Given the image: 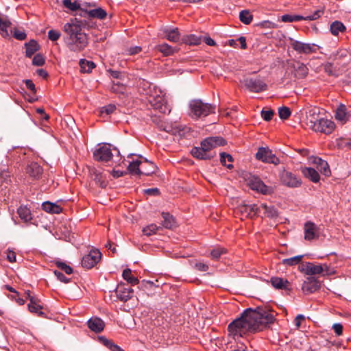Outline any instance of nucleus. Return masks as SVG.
I'll return each mask as SVG.
<instances>
[{
	"label": "nucleus",
	"instance_id": "6ab92c4d",
	"mask_svg": "<svg viewBox=\"0 0 351 351\" xmlns=\"http://www.w3.org/2000/svg\"><path fill=\"white\" fill-rule=\"evenodd\" d=\"M117 297L123 302L130 300L133 293V289L131 288H125L123 285H119L115 290Z\"/></svg>",
	"mask_w": 351,
	"mask_h": 351
},
{
	"label": "nucleus",
	"instance_id": "f3484780",
	"mask_svg": "<svg viewBox=\"0 0 351 351\" xmlns=\"http://www.w3.org/2000/svg\"><path fill=\"white\" fill-rule=\"evenodd\" d=\"M299 269L306 275L319 274L323 271L321 265H315L309 262L299 265Z\"/></svg>",
	"mask_w": 351,
	"mask_h": 351
},
{
	"label": "nucleus",
	"instance_id": "0e129e2a",
	"mask_svg": "<svg viewBox=\"0 0 351 351\" xmlns=\"http://www.w3.org/2000/svg\"><path fill=\"white\" fill-rule=\"evenodd\" d=\"M194 268L200 271H206L208 269V265L201 262L196 263Z\"/></svg>",
	"mask_w": 351,
	"mask_h": 351
},
{
	"label": "nucleus",
	"instance_id": "72a5a7b5",
	"mask_svg": "<svg viewBox=\"0 0 351 351\" xmlns=\"http://www.w3.org/2000/svg\"><path fill=\"white\" fill-rule=\"evenodd\" d=\"M17 213L19 214V217L25 222H28L32 220V215L30 212V210L27 206H21L18 210Z\"/></svg>",
	"mask_w": 351,
	"mask_h": 351
},
{
	"label": "nucleus",
	"instance_id": "c85d7f7f",
	"mask_svg": "<svg viewBox=\"0 0 351 351\" xmlns=\"http://www.w3.org/2000/svg\"><path fill=\"white\" fill-rule=\"evenodd\" d=\"M303 175L313 182H317L319 180L318 172L311 167H304L302 169Z\"/></svg>",
	"mask_w": 351,
	"mask_h": 351
},
{
	"label": "nucleus",
	"instance_id": "4468645a",
	"mask_svg": "<svg viewBox=\"0 0 351 351\" xmlns=\"http://www.w3.org/2000/svg\"><path fill=\"white\" fill-rule=\"evenodd\" d=\"M93 157L95 160L108 162L111 160L112 154L111 149L109 147L106 146H102L94 152Z\"/></svg>",
	"mask_w": 351,
	"mask_h": 351
},
{
	"label": "nucleus",
	"instance_id": "58836bf2",
	"mask_svg": "<svg viewBox=\"0 0 351 351\" xmlns=\"http://www.w3.org/2000/svg\"><path fill=\"white\" fill-rule=\"evenodd\" d=\"M132 271L130 269H125L123 270L122 276L125 280L132 285H137L139 282L138 278L132 275Z\"/></svg>",
	"mask_w": 351,
	"mask_h": 351
},
{
	"label": "nucleus",
	"instance_id": "7c9ffc66",
	"mask_svg": "<svg viewBox=\"0 0 351 351\" xmlns=\"http://www.w3.org/2000/svg\"><path fill=\"white\" fill-rule=\"evenodd\" d=\"M163 221L162 225L167 229H172L176 226L175 219L168 213H162Z\"/></svg>",
	"mask_w": 351,
	"mask_h": 351
},
{
	"label": "nucleus",
	"instance_id": "ea45409f",
	"mask_svg": "<svg viewBox=\"0 0 351 351\" xmlns=\"http://www.w3.org/2000/svg\"><path fill=\"white\" fill-rule=\"evenodd\" d=\"M87 14L90 17L97 18L99 19H104L107 16L106 12L101 8L91 10L88 11Z\"/></svg>",
	"mask_w": 351,
	"mask_h": 351
},
{
	"label": "nucleus",
	"instance_id": "2eb2a0df",
	"mask_svg": "<svg viewBox=\"0 0 351 351\" xmlns=\"http://www.w3.org/2000/svg\"><path fill=\"white\" fill-rule=\"evenodd\" d=\"M319 118V109L317 108H309L306 112V124L311 129L318 122Z\"/></svg>",
	"mask_w": 351,
	"mask_h": 351
},
{
	"label": "nucleus",
	"instance_id": "603ef678",
	"mask_svg": "<svg viewBox=\"0 0 351 351\" xmlns=\"http://www.w3.org/2000/svg\"><path fill=\"white\" fill-rule=\"evenodd\" d=\"M184 41L189 44V45H198L200 43V38L196 36L195 35H190L187 36L184 39Z\"/></svg>",
	"mask_w": 351,
	"mask_h": 351
},
{
	"label": "nucleus",
	"instance_id": "b1692460",
	"mask_svg": "<svg viewBox=\"0 0 351 351\" xmlns=\"http://www.w3.org/2000/svg\"><path fill=\"white\" fill-rule=\"evenodd\" d=\"M293 68L295 71V75L297 78L302 79L308 74V69L302 62H296L293 63Z\"/></svg>",
	"mask_w": 351,
	"mask_h": 351
},
{
	"label": "nucleus",
	"instance_id": "774afa93",
	"mask_svg": "<svg viewBox=\"0 0 351 351\" xmlns=\"http://www.w3.org/2000/svg\"><path fill=\"white\" fill-rule=\"evenodd\" d=\"M24 82L26 85L27 88L30 90L32 92V93H36V90L35 88V85L31 80H25Z\"/></svg>",
	"mask_w": 351,
	"mask_h": 351
},
{
	"label": "nucleus",
	"instance_id": "4d7b16f0",
	"mask_svg": "<svg viewBox=\"0 0 351 351\" xmlns=\"http://www.w3.org/2000/svg\"><path fill=\"white\" fill-rule=\"evenodd\" d=\"M274 114V112L272 110L261 111V116L263 119L266 121H270L272 119Z\"/></svg>",
	"mask_w": 351,
	"mask_h": 351
},
{
	"label": "nucleus",
	"instance_id": "13d9d810",
	"mask_svg": "<svg viewBox=\"0 0 351 351\" xmlns=\"http://www.w3.org/2000/svg\"><path fill=\"white\" fill-rule=\"evenodd\" d=\"M111 88L113 92L120 93H123L125 90V86L119 82H117V83L114 82Z\"/></svg>",
	"mask_w": 351,
	"mask_h": 351
},
{
	"label": "nucleus",
	"instance_id": "412c9836",
	"mask_svg": "<svg viewBox=\"0 0 351 351\" xmlns=\"http://www.w3.org/2000/svg\"><path fill=\"white\" fill-rule=\"evenodd\" d=\"M319 288V282L314 278H308L302 287L303 291L306 293H311Z\"/></svg>",
	"mask_w": 351,
	"mask_h": 351
},
{
	"label": "nucleus",
	"instance_id": "bb28decb",
	"mask_svg": "<svg viewBox=\"0 0 351 351\" xmlns=\"http://www.w3.org/2000/svg\"><path fill=\"white\" fill-rule=\"evenodd\" d=\"M271 285L277 289H289L290 282L284 278L273 277L271 278Z\"/></svg>",
	"mask_w": 351,
	"mask_h": 351
},
{
	"label": "nucleus",
	"instance_id": "6e6d98bb",
	"mask_svg": "<svg viewBox=\"0 0 351 351\" xmlns=\"http://www.w3.org/2000/svg\"><path fill=\"white\" fill-rule=\"evenodd\" d=\"M61 36V34L60 32L54 29H51L48 32V38L51 41H56L58 40Z\"/></svg>",
	"mask_w": 351,
	"mask_h": 351
},
{
	"label": "nucleus",
	"instance_id": "c9c22d12",
	"mask_svg": "<svg viewBox=\"0 0 351 351\" xmlns=\"http://www.w3.org/2000/svg\"><path fill=\"white\" fill-rule=\"evenodd\" d=\"M314 163L317 165V167L322 173L325 176L330 174V171L326 161L321 159L320 158H315L314 159Z\"/></svg>",
	"mask_w": 351,
	"mask_h": 351
},
{
	"label": "nucleus",
	"instance_id": "f03ea898",
	"mask_svg": "<svg viewBox=\"0 0 351 351\" xmlns=\"http://www.w3.org/2000/svg\"><path fill=\"white\" fill-rule=\"evenodd\" d=\"M86 26V21L76 18L64 24L63 40L71 51L80 53L87 47L89 42L88 35L84 32Z\"/></svg>",
	"mask_w": 351,
	"mask_h": 351
},
{
	"label": "nucleus",
	"instance_id": "1a4fd4ad",
	"mask_svg": "<svg viewBox=\"0 0 351 351\" xmlns=\"http://www.w3.org/2000/svg\"><path fill=\"white\" fill-rule=\"evenodd\" d=\"M101 254L98 250H92L82 259V265L86 269L93 268L101 259Z\"/></svg>",
	"mask_w": 351,
	"mask_h": 351
},
{
	"label": "nucleus",
	"instance_id": "338daca9",
	"mask_svg": "<svg viewBox=\"0 0 351 351\" xmlns=\"http://www.w3.org/2000/svg\"><path fill=\"white\" fill-rule=\"evenodd\" d=\"M335 66V64L334 62H329L327 63L324 66L325 71L328 73L330 75H335V72L333 71V66Z\"/></svg>",
	"mask_w": 351,
	"mask_h": 351
},
{
	"label": "nucleus",
	"instance_id": "49530a36",
	"mask_svg": "<svg viewBox=\"0 0 351 351\" xmlns=\"http://www.w3.org/2000/svg\"><path fill=\"white\" fill-rule=\"evenodd\" d=\"M226 253V250L223 247H217L210 251V256L213 260H218L221 255Z\"/></svg>",
	"mask_w": 351,
	"mask_h": 351
},
{
	"label": "nucleus",
	"instance_id": "9d476101",
	"mask_svg": "<svg viewBox=\"0 0 351 351\" xmlns=\"http://www.w3.org/2000/svg\"><path fill=\"white\" fill-rule=\"evenodd\" d=\"M291 47L298 53L309 54L317 51L315 44L304 43L298 40H291Z\"/></svg>",
	"mask_w": 351,
	"mask_h": 351
},
{
	"label": "nucleus",
	"instance_id": "5fc2aeb1",
	"mask_svg": "<svg viewBox=\"0 0 351 351\" xmlns=\"http://www.w3.org/2000/svg\"><path fill=\"white\" fill-rule=\"evenodd\" d=\"M56 265L59 269L64 271L66 274H71L73 273V269L64 263L57 262Z\"/></svg>",
	"mask_w": 351,
	"mask_h": 351
},
{
	"label": "nucleus",
	"instance_id": "79ce46f5",
	"mask_svg": "<svg viewBox=\"0 0 351 351\" xmlns=\"http://www.w3.org/2000/svg\"><path fill=\"white\" fill-rule=\"evenodd\" d=\"M239 19L243 23L249 25L252 21L253 16L249 10H243L239 13Z\"/></svg>",
	"mask_w": 351,
	"mask_h": 351
},
{
	"label": "nucleus",
	"instance_id": "09e8293b",
	"mask_svg": "<svg viewBox=\"0 0 351 351\" xmlns=\"http://www.w3.org/2000/svg\"><path fill=\"white\" fill-rule=\"evenodd\" d=\"M237 213H239L243 217L250 218V210H249L248 204H242L237 207Z\"/></svg>",
	"mask_w": 351,
	"mask_h": 351
},
{
	"label": "nucleus",
	"instance_id": "5701e85b",
	"mask_svg": "<svg viewBox=\"0 0 351 351\" xmlns=\"http://www.w3.org/2000/svg\"><path fill=\"white\" fill-rule=\"evenodd\" d=\"M162 32L165 34V38L168 40L173 43H178L180 40V34L178 28H168L164 27Z\"/></svg>",
	"mask_w": 351,
	"mask_h": 351
},
{
	"label": "nucleus",
	"instance_id": "7ed1b4c3",
	"mask_svg": "<svg viewBox=\"0 0 351 351\" xmlns=\"http://www.w3.org/2000/svg\"><path fill=\"white\" fill-rule=\"evenodd\" d=\"M224 144L225 140L221 137H208L201 142L200 147H193L191 153L197 159L210 160L215 156V154L212 153L211 150L217 146L223 145Z\"/></svg>",
	"mask_w": 351,
	"mask_h": 351
},
{
	"label": "nucleus",
	"instance_id": "c03bdc74",
	"mask_svg": "<svg viewBox=\"0 0 351 351\" xmlns=\"http://www.w3.org/2000/svg\"><path fill=\"white\" fill-rule=\"evenodd\" d=\"M303 257V255H298L289 258H285L282 261V263L289 266L296 265L302 261Z\"/></svg>",
	"mask_w": 351,
	"mask_h": 351
},
{
	"label": "nucleus",
	"instance_id": "423d86ee",
	"mask_svg": "<svg viewBox=\"0 0 351 351\" xmlns=\"http://www.w3.org/2000/svg\"><path fill=\"white\" fill-rule=\"evenodd\" d=\"M244 86L253 93H260L267 90V85L261 77H246L243 80Z\"/></svg>",
	"mask_w": 351,
	"mask_h": 351
},
{
	"label": "nucleus",
	"instance_id": "dca6fc26",
	"mask_svg": "<svg viewBox=\"0 0 351 351\" xmlns=\"http://www.w3.org/2000/svg\"><path fill=\"white\" fill-rule=\"evenodd\" d=\"M350 53L346 49H340L334 56L335 66H346L350 62Z\"/></svg>",
	"mask_w": 351,
	"mask_h": 351
},
{
	"label": "nucleus",
	"instance_id": "f257e3e1",
	"mask_svg": "<svg viewBox=\"0 0 351 351\" xmlns=\"http://www.w3.org/2000/svg\"><path fill=\"white\" fill-rule=\"evenodd\" d=\"M275 320L274 315L267 309L258 307L254 310L250 308L228 325V330L234 337H241L247 332L254 333L269 328Z\"/></svg>",
	"mask_w": 351,
	"mask_h": 351
},
{
	"label": "nucleus",
	"instance_id": "e2e57ef3",
	"mask_svg": "<svg viewBox=\"0 0 351 351\" xmlns=\"http://www.w3.org/2000/svg\"><path fill=\"white\" fill-rule=\"evenodd\" d=\"M249 210H250V218L256 216L260 211L261 208H258L256 204H248Z\"/></svg>",
	"mask_w": 351,
	"mask_h": 351
},
{
	"label": "nucleus",
	"instance_id": "de8ad7c7",
	"mask_svg": "<svg viewBox=\"0 0 351 351\" xmlns=\"http://www.w3.org/2000/svg\"><path fill=\"white\" fill-rule=\"evenodd\" d=\"M226 160H228L229 162H232L233 160L232 156L230 155L229 154H226L225 152H221L220 154V162H221V163L223 165L226 166L227 168L232 169L233 167V165L232 164L226 165Z\"/></svg>",
	"mask_w": 351,
	"mask_h": 351
},
{
	"label": "nucleus",
	"instance_id": "e433bc0d",
	"mask_svg": "<svg viewBox=\"0 0 351 351\" xmlns=\"http://www.w3.org/2000/svg\"><path fill=\"white\" fill-rule=\"evenodd\" d=\"M11 22L6 18L0 17V34L3 37L9 36L8 28L10 27Z\"/></svg>",
	"mask_w": 351,
	"mask_h": 351
},
{
	"label": "nucleus",
	"instance_id": "393cba45",
	"mask_svg": "<svg viewBox=\"0 0 351 351\" xmlns=\"http://www.w3.org/2000/svg\"><path fill=\"white\" fill-rule=\"evenodd\" d=\"M27 173L35 179L40 178L43 173V168L36 162H32L27 167Z\"/></svg>",
	"mask_w": 351,
	"mask_h": 351
},
{
	"label": "nucleus",
	"instance_id": "3c124183",
	"mask_svg": "<svg viewBox=\"0 0 351 351\" xmlns=\"http://www.w3.org/2000/svg\"><path fill=\"white\" fill-rule=\"evenodd\" d=\"M62 4L65 8L72 11H75L80 8V5L76 1L73 2L71 0H63Z\"/></svg>",
	"mask_w": 351,
	"mask_h": 351
},
{
	"label": "nucleus",
	"instance_id": "ddd939ff",
	"mask_svg": "<svg viewBox=\"0 0 351 351\" xmlns=\"http://www.w3.org/2000/svg\"><path fill=\"white\" fill-rule=\"evenodd\" d=\"M248 184L252 190L259 191L263 194H267L270 192V189L257 176H251L249 178Z\"/></svg>",
	"mask_w": 351,
	"mask_h": 351
},
{
	"label": "nucleus",
	"instance_id": "37998d69",
	"mask_svg": "<svg viewBox=\"0 0 351 351\" xmlns=\"http://www.w3.org/2000/svg\"><path fill=\"white\" fill-rule=\"evenodd\" d=\"M156 49L165 56L172 55L176 51L175 49L167 43L157 45Z\"/></svg>",
	"mask_w": 351,
	"mask_h": 351
},
{
	"label": "nucleus",
	"instance_id": "a878e982",
	"mask_svg": "<svg viewBox=\"0 0 351 351\" xmlns=\"http://www.w3.org/2000/svg\"><path fill=\"white\" fill-rule=\"evenodd\" d=\"M91 178L101 188H105L107 186L108 182L106 181V176L97 169H93L90 172Z\"/></svg>",
	"mask_w": 351,
	"mask_h": 351
},
{
	"label": "nucleus",
	"instance_id": "20e7f679",
	"mask_svg": "<svg viewBox=\"0 0 351 351\" xmlns=\"http://www.w3.org/2000/svg\"><path fill=\"white\" fill-rule=\"evenodd\" d=\"M189 115L193 119H201L215 113V106L203 102L201 99H192L189 104Z\"/></svg>",
	"mask_w": 351,
	"mask_h": 351
},
{
	"label": "nucleus",
	"instance_id": "f8f14e48",
	"mask_svg": "<svg viewBox=\"0 0 351 351\" xmlns=\"http://www.w3.org/2000/svg\"><path fill=\"white\" fill-rule=\"evenodd\" d=\"M280 180L283 184L289 187H298L301 185V180L292 173L284 170L280 173Z\"/></svg>",
	"mask_w": 351,
	"mask_h": 351
},
{
	"label": "nucleus",
	"instance_id": "bf43d9fd",
	"mask_svg": "<svg viewBox=\"0 0 351 351\" xmlns=\"http://www.w3.org/2000/svg\"><path fill=\"white\" fill-rule=\"evenodd\" d=\"M13 36L19 40H24L26 38L27 35L24 32L15 29L13 32Z\"/></svg>",
	"mask_w": 351,
	"mask_h": 351
},
{
	"label": "nucleus",
	"instance_id": "c756f323",
	"mask_svg": "<svg viewBox=\"0 0 351 351\" xmlns=\"http://www.w3.org/2000/svg\"><path fill=\"white\" fill-rule=\"evenodd\" d=\"M335 118L336 119L341 121L342 122H346L348 118V113L347 112L346 106L343 104H340L335 111Z\"/></svg>",
	"mask_w": 351,
	"mask_h": 351
},
{
	"label": "nucleus",
	"instance_id": "39448f33",
	"mask_svg": "<svg viewBox=\"0 0 351 351\" xmlns=\"http://www.w3.org/2000/svg\"><path fill=\"white\" fill-rule=\"evenodd\" d=\"M156 167L153 162L145 160L142 162L141 160H136L130 162L128 165V171L136 175H146L149 176L154 173Z\"/></svg>",
	"mask_w": 351,
	"mask_h": 351
},
{
	"label": "nucleus",
	"instance_id": "4c0bfd02",
	"mask_svg": "<svg viewBox=\"0 0 351 351\" xmlns=\"http://www.w3.org/2000/svg\"><path fill=\"white\" fill-rule=\"evenodd\" d=\"M345 31V25L339 21H335L330 25V32L332 34L335 36H337L340 32H343Z\"/></svg>",
	"mask_w": 351,
	"mask_h": 351
},
{
	"label": "nucleus",
	"instance_id": "f704fd0d",
	"mask_svg": "<svg viewBox=\"0 0 351 351\" xmlns=\"http://www.w3.org/2000/svg\"><path fill=\"white\" fill-rule=\"evenodd\" d=\"M25 46L26 48V56L28 58H31L32 55L39 49V45L34 40H32L29 43H26Z\"/></svg>",
	"mask_w": 351,
	"mask_h": 351
},
{
	"label": "nucleus",
	"instance_id": "680f3d73",
	"mask_svg": "<svg viewBox=\"0 0 351 351\" xmlns=\"http://www.w3.org/2000/svg\"><path fill=\"white\" fill-rule=\"evenodd\" d=\"M53 273L60 281L64 283H68L70 282V279L66 278L62 272L56 270Z\"/></svg>",
	"mask_w": 351,
	"mask_h": 351
},
{
	"label": "nucleus",
	"instance_id": "864d4df0",
	"mask_svg": "<svg viewBox=\"0 0 351 351\" xmlns=\"http://www.w3.org/2000/svg\"><path fill=\"white\" fill-rule=\"evenodd\" d=\"M32 64L35 66H43L45 64L44 57L40 53L36 54L33 58Z\"/></svg>",
	"mask_w": 351,
	"mask_h": 351
},
{
	"label": "nucleus",
	"instance_id": "2f4dec72",
	"mask_svg": "<svg viewBox=\"0 0 351 351\" xmlns=\"http://www.w3.org/2000/svg\"><path fill=\"white\" fill-rule=\"evenodd\" d=\"M261 208L264 210V215L265 217L271 219H276L278 216V210L274 206H267V204H263Z\"/></svg>",
	"mask_w": 351,
	"mask_h": 351
},
{
	"label": "nucleus",
	"instance_id": "cd10ccee",
	"mask_svg": "<svg viewBox=\"0 0 351 351\" xmlns=\"http://www.w3.org/2000/svg\"><path fill=\"white\" fill-rule=\"evenodd\" d=\"M39 302L40 300L38 298H31V302L27 305L28 309L31 313H36L39 316L44 317L45 313L41 311L43 306Z\"/></svg>",
	"mask_w": 351,
	"mask_h": 351
},
{
	"label": "nucleus",
	"instance_id": "6e6552de",
	"mask_svg": "<svg viewBox=\"0 0 351 351\" xmlns=\"http://www.w3.org/2000/svg\"><path fill=\"white\" fill-rule=\"evenodd\" d=\"M324 14L323 10H317L312 14L302 16V15H291L285 14L281 16V21L284 23H291L295 21H315L319 19Z\"/></svg>",
	"mask_w": 351,
	"mask_h": 351
},
{
	"label": "nucleus",
	"instance_id": "0eeeda50",
	"mask_svg": "<svg viewBox=\"0 0 351 351\" xmlns=\"http://www.w3.org/2000/svg\"><path fill=\"white\" fill-rule=\"evenodd\" d=\"M256 158L265 163H271L277 165L280 163V160L269 147H259L256 154Z\"/></svg>",
	"mask_w": 351,
	"mask_h": 351
},
{
	"label": "nucleus",
	"instance_id": "69168bd1",
	"mask_svg": "<svg viewBox=\"0 0 351 351\" xmlns=\"http://www.w3.org/2000/svg\"><path fill=\"white\" fill-rule=\"evenodd\" d=\"M332 328L337 335H341L343 333V326L339 323H335L332 325Z\"/></svg>",
	"mask_w": 351,
	"mask_h": 351
},
{
	"label": "nucleus",
	"instance_id": "8fccbe9b",
	"mask_svg": "<svg viewBox=\"0 0 351 351\" xmlns=\"http://www.w3.org/2000/svg\"><path fill=\"white\" fill-rule=\"evenodd\" d=\"M291 110L288 107L282 106L278 108V115L282 120L287 119L291 116Z\"/></svg>",
	"mask_w": 351,
	"mask_h": 351
},
{
	"label": "nucleus",
	"instance_id": "473e14b6",
	"mask_svg": "<svg viewBox=\"0 0 351 351\" xmlns=\"http://www.w3.org/2000/svg\"><path fill=\"white\" fill-rule=\"evenodd\" d=\"M42 208L49 213L59 214L62 212L60 206L49 202H45L42 204Z\"/></svg>",
	"mask_w": 351,
	"mask_h": 351
},
{
	"label": "nucleus",
	"instance_id": "9b49d317",
	"mask_svg": "<svg viewBox=\"0 0 351 351\" xmlns=\"http://www.w3.org/2000/svg\"><path fill=\"white\" fill-rule=\"evenodd\" d=\"M335 129V123L333 121L320 118L318 122L311 129L316 132L324 133L326 134L332 133Z\"/></svg>",
	"mask_w": 351,
	"mask_h": 351
},
{
	"label": "nucleus",
	"instance_id": "a211bd4d",
	"mask_svg": "<svg viewBox=\"0 0 351 351\" xmlns=\"http://www.w3.org/2000/svg\"><path fill=\"white\" fill-rule=\"evenodd\" d=\"M150 103L155 109L158 110L162 113L166 114L171 112L170 108L167 106L166 101L162 97L158 96L156 97H154L150 100Z\"/></svg>",
	"mask_w": 351,
	"mask_h": 351
},
{
	"label": "nucleus",
	"instance_id": "aec40b11",
	"mask_svg": "<svg viewBox=\"0 0 351 351\" xmlns=\"http://www.w3.org/2000/svg\"><path fill=\"white\" fill-rule=\"evenodd\" d=\"M317 228L316 225L311 221H308L304 225V239L311 241L317 237Z\"/></svg>",
	"mask_w": 351,
	"mask_h": 351
},
{
	"label": "nucleus",
	"instance_id": "4be33fe9",
	"mask_svg": "<svg viewBox=\"0 0 351 351\" xmlns=\"http://www.w3.org/2000/svg\"><path fill=\"white\" fill-rule=\"evenodd\" d=\"M88 328L95 332H101L105 326L104 322L97 317L90 318L87 322Z\"/></svg>",
	"mask_w": 351,
	"mask_h": 351
},
{
	"label": "nucleus",
	"instance_id": "052dcab7",
	"mask_svg": "<svg viewBox=\"0 0 351 351\" xmlns=\"http://www.w3.org/2000/svg\"><path fill=\"white\" fill-rule=\"evenodd\" d=\"M116 110V106L113 104H109L102 108L101 113H106V114H110Z\"/></svg>",
	"mask_w": 351,
	"mask_h": 351
},
{
	"label": "nucleus",
	"instance_id": "a19ab883",
	"mask_svg": "<svg viewBox=\"0 0 351 351\" xmlns=\"http://www.w3.org/2000/svg\"><path fill=\"white\" fill-rule=\"evenodd\" d=\"M80 66L82 72L90 73L95 67V64L92 61L81 59L80 60Z\"/></svg>",
	"mask_w": 351,
	"mask_h": 351
},
{
	"label": "nucleus",
	"instance_id": "a18cd8bd",
	"mask_svg": "<svg viewBox=\"0 0 351 351\" xmlns=\"http://www.w3.org/2000/svg\"><path fill=\"white\" fill-rule=\"evenodd\" d=\"M161 229L160 226H158L156 224L152 223L143 229V232L146 236H151Z\"/></svg>",
	"mask_w": 351,
	"mask_h": 351
}]
</instances>
